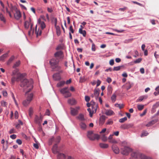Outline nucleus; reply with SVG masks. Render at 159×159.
I'll return each instance as SVG.
<instances>
[{"instance_id": "13", "label": "nucleus", "mask_w": 159, "mask_h": 159, "mask_svg": "<svg viewBox=\"0 0 159 159\" xmlns=\"http://www.w3.org/2000/svg\"><path fill=\"white\" fill-rule=\"evenodd\" d=\"M132 125L131 124H124L120 126V128L122 129H128L132 127Z\"/></svg>"}, {"instance_id": "57", "label": "nucleus", "mask_w": 159, "mask_h": 159, "mask_svg": "<svg viewBox=\"0 0 159 159\" xmlns=\"http://www.w3.org/2000/svg\"><path fill=\"white\" fill-rule=\"evenodd\" d=\"M113 121L111 119L109 120L106 123V124L107 125H112L113 123Z\"/></svg>"}, {"instance_id": "10", "label": "nucleus", "mask_w": 159, "mask_h": 159, "mask_svg": "<svg viewBox=\"0 0 159 159\" xmlns=\"http://www.w3.org/2000/svg\"><path fill=\"white\" fill-rule=\"evenodd\" d=\"M33 23L31 22V19L29 18L28 20L26 21L25 22V27L26 29H28L29 26H30V25Z\"/></svg>"}, {"instance_id": "47", "label": "nucleus", "mask_w": 159, "mask_h": 159, "mask_svg": "<svg viewBox=\"0 0 159 159\" xmlns=\"http://www.w3.org/2000/svg\"><path fill=\"white\" fill-rule=\"evenodd\" d=\"M144 106L143 105H138L137 106V108L139 110L141 111L144 108Z\"/></svg>"}, {"instance_id": "50", "label": "nucleus", "mask_w": 159, "mask_h": 159, "mask_svg": "<svg viewBox=\"0 0 159 159\" xmlns=\"http://www.w3.org/2000/svg\"><path fill=\"white\" fill-rule=\"evenodd\" d=\"M1 103L2 106L3 107H6L7 105V103L3 101H1Z\"/></svg>"}, {"instance_id": "9", "label": "nucleus", "mask_w": 159, "mask_h": 159, "mask_svg": "<svg viewBox=\"0 0 159 159\" xmlns=\"http://www.w3.org/2000/svg\"><path fill=\"white\" fill-rule=\"evenodd\" d=\"M30 92L27 90L25 93V94L26 95V99L31 102L33 99L34 94L32 93H29Z\"/></svg>"}, {"instance_id": "37", "label": "nucleus", "mask_w": 159, "mask_h": 159, "mask_svg": "<svg viewBox=\"0 0 159 159\" xmlns=\"http://www.w3.org/2000/svg\"><path fill=\"white\" fill-rule=\"evenodd\" d=\"M65 83V82L64 81H61L57 84V87H60L64 85Z\"/></svg>"}, {"instance_id": "27", "label": "nucleus", "mask_w": 159, "mask_h": 159, "mask_svg": "<svg viewBox=\"0 0 159 159\" xmlns=\"http://www.w3.org/2000/svg\"><path fill=\"white\" fill-rule=\"evenodd\" d=\"M93 114L95 113L97 111V109L98 107V105H94L93 106H91Z\"/></svg>"}, {"instance_id": "62", "label": "nucleus", "mask_w": 159, "mask_h": 159, "mask_svg": "<svg viewBox=\"0 0 159 159\" xmlns=\"http://www.w3.org/2000/svg\"><path fill=\"white\" fill-rule=\"evenodd\" d=\"M69 30L70 32L73 33L74 32V30L73 29V27L72 25H70V27Z\"/></svg>"}, {"instance_id": "14", "label": "nucleus", "mask_w": 159, "mask_h": 159, "mask_svg": "<svg viewBox=\"0 0 159 159\" xmlns=\"http://www.w3.org/2000/svg\"><path fill=\"white\" fill-rule=\"evenodd\" d=\"M77 118L81 122L83 121L86 120L84 115L82 113H80L77 117Z\"/></svg>"}, {"instance_id": "44", "label": "nucleus", "mask_w": 159, "mask_h": 159, "mask_svg": "<svg viewBox=\"0 0 159 159\" xmlns=\"http://www.w3.org/2000/svg\"><path fill=\"white\" fill-rule=\"evenodd\" d=\"M122 67V66H118L114 67L113 68V70L114 71L119 70Z\"/></svg>"}, {"instance_id": "46", "label": "nucleus", "mask_w": 159, "mask_h": 159, "mask_svg": "<svg viewBox=\"0 0 159 159\" xmlns=\"http://www.w3.org/2000/svg\"><path fill=\"white\" fill-rule=\"evenodd\" d=\"M87 110L89 112V116L90 117H92L93 116V113L92 111V109H91L90 108H88L87 109Z\"/></svg>"}, {"instance_id": "7", "label": "nucleus", "mask_w": 159, "mask_h": 159, "mask_svg": "<svg viewBox=\"0 0 159 159\" xmlns=\"http://www.w3.org/2000/svg\"><path fill=\"white\" fill-rule=\"evenodd\" d=\"M25 75L24 74H20V75H18L16 78L14 77H12L11 80L12 83L13 84L15 81L18 82L20 80L21 81Z\"/></svg>"}, {"instance_id": "59", "label": "nucleus", "mask_w": 159, "mask_h": 159, "mask_svg": "<svg viewBox=\"0 0 159 159\" xmlns=\"http://www.w3.org/2000/svg\"><path fill=\"white\" fill-rule=\"evenodd\" d=\"M15 117L16 119H18V113L17 111H16L15 112Z\"/></svg>"}, {"instance_id": "53", "label": "nucleus", "mask_w": 159, "mask_h": 159, "mask_svg": "<svg viewBox=\"0 0 159 159\" xmlns=\"http://www.w3.org/2000/svg\"><path fill=\"white\" fill-rule=\"evenodd\" d=\"M142 58H138V59L136 60H135L134 62L135 63H140L142 61Z\"/></svg>"}, {"instance_id": "6", "label": "nucleus", "mask_w": 159, "mask_h": 159, "mask_svg": "<svg viewBox=\"0 0 159 159\" xmlns=\"http://www.w3.org/2000/svg\"><path fill=\"white\" fill-rule=\"evenodd\" d=\"M88 137L91 140H94L96 139H98L100 138L99 136L97 134H94L92 131H88L87 134Z\"/></svg>"}, {"instance_id": "42", "label": "nucleus", "mask_w": 159, "mask_h": 159, "mask_svg": "<svg viewBox=\"0 0 159 159\" xmlns=\"http://www.w3.org/2000/svg\"><path fill=\"white\" fill-rule=\"evenodd\" d=\"M10 10L12 12H13L14 11H16V10H18V9L16 7L13 6L11 5L10 8Z\"/></svg>"}, {"instance_id": "64", "label": "nucleus", "mask_w": 159, "mask_h": 159, "mask_svg": "<svg viewBox=\"0 0 159 159\" xmlns=\"http://www.w3.org/2000/svg\"><path fill=\"white\" fill-rule=\"evenodd\" d=\"M109 64L110 65L112 66L114 64V60L113 59H111L109 61Z\"/></svg>"}, {"instance_id": "40", "label": "nucleus", "mask_w": 159, "mask_h": 159, "mask_svg": "<svg viewBox=\"0 0 159 159\" xmlns=\"http://www.w3.org/2000/svg\"><path fill=\"white\" fill-rule=\"evenodd\" d=\"M0 19L1 20L4 22H6V19L3 15L2 13L0 14Z\"/></svg>"}, {"instance_id": "54", "label": "nucleus", "mask_w": 159, "mask_h": 159, "mask_svg": "<svg viewBox=\"0 0 159 159\" xmlns=\"http://www.w3.org/2000/svg\"><path fill=\"white\" fill-rule=\"evenodd\" d=\"M148 134V133L146 132H143L142 133L141 135V137L146 136Z\"/></svg>"}, {"instance_id": "58", "label": "nucleus", "mask_w": 159, "mask_h": 159, "mask_svg": "<svg viewBox=\"0 0 159 159\" xmlns=\"http://www.w3.org/2000/svg\"><path fill=\"white\" fill-rule=\"evenodd\" d=\"M92 50L93 51H95L96 50L95 45L94 43H93L92 45Z\"/></svg>"}, {"instance_id": "63", "label": "nucleus", "mask_w": 159, "mask_h": 159, "mask_svg": "<svg viewBox=\"0 0 159 159\" xmlns=\"http://www.w3.org/2000/svg\"><path fill=\"white\" fill-rule=\"evenodd\" d=\"M10 137L12 139H15L16 137V135L15 134H12L10 136Z\"/></svg>"}, {"instance_id": "31", "label": "nucleus", "mask_w": 159, "mask_h": 159, "mask_svg": "<svg viewBox=\"0 0 159 159\" xmlns=\"http://www.w3.org/2000/svg\"><path fill=\"white\" fill-rule=\"evenodd\" d=\"M33 24H31L30 25V30L28 31V34L30 35L31 34H33L34 33V30L32 29Z\"/></svg>"}, {"instance_id": "56", "label": "nucleus", "mask_w": 159, "mask_h": 159, "mask_svg": "<svg viewBox=\"0 0 159 159\" xmlns=\"http://www.w3.org/2000/svg\"><path fill=\"white\" fill-rule=\"evenodd\" d=\"M109 142L111 143H117V141L115 139H111L109 141Z\"/></svg>"}, {"instance_id": "28", "label": "nucleus", "mask_w": 159, "mask_h": 159, "mask_svg": "<svg viewBox=\"0 0 159 159\" xmlns=\"http://www.w3.org/2000/svg\"><path fill=\"white\" fill-rule=\"evenodd\" d=\"M79 33L82 34L84 37H85L86 33V31L85 30H83L81 28L79 29Z\"/></svg>"}, {"instance_id": "51", "label": "nucleus", "mask_w": 159, "mask_h": 159, "mask_svg": "<svg viewBox=\"0 0 159 159\" xmlns=\"http://www.w3.org/2000/svg\"><path fill=\"white\" fill-rule=\"evenodd\" d=\"M9 133L10 134L15 133H16V131L14 128H13L10 130L9 132Z\"/></svg>"}, {"instance_id": "24", "label": "nucleus", "mask_w": 159, "mask_h": 159, "mask_svg": "<svg viewBox=\"0 0 159 159\" xmlns=\"http://www.w3.org/2000/svg\"><path fill=\"white\" fill-rule=\"evenodd\" d=\"M8 57V53H6L0 57V61H3L6 58Z\"/></svg>"}, {"instance_id": "49", "label": "nucleus", "mask_w": 159, "mask_h": 159, "mask_svg": "<svg viewBox=\"0 0 159 159\" xmlns=\"http://www.w3.org/2000/svg\"><path fill=\"white\" fill-rule=\"evenodd\" d=\"M127 120V118L126 117H125L123 118H121L120 119L119 122L120 123H123Z\"/></svg>"}, {"instance_id": "30", "label": "nucleus", "mask_w": 159, "mask_h": 159, "mask_svg": "<svg viewBox=\"0 0 159 159\" xmlns=\"http://www.w3.org/2000/svg\"><path fill=\"white\" fill-rule=\"evenodd\" d=\"M15 57L14 56H12L8 60L7 62V65H9L11 64L12 61L14 60Z\"/></svg>"}, {"instance_id": "4", "label": "nucleus", "mask_w": 159, "mask_h": 159, "mask_svg": "<svg viewBox=\"0 0 159 159\" xmlns=\"http://www.w3.org/2000/svg\"><path fill=\"white\" fill-rule=\"evenodd\" d=\"M131 156L132 157L134 158H139L141 159H148L149 157L138 151L133 152L131 154Z\"/></svg>"}, {"instance_id": "61", "label": "nucleus", "mask_w": 159, "mask_h": 159, "mask_svg": "<svg viewBox=\"0 0 159 159\" xmlns=\"http://www.w3.org/2000/svg\"><path fill=\"white\" fill-rule=\"evenodd\" d=\"M85 100L87 102H88L90 100V97L88 96H85Z\"/></svg>"}, {"instance_id": "1", "label": "nucleus", "mask_w": 159, "mask_h": 159, "mask_svg": "<svg viewBox=\"0 0 159 159\" xmlns=\"http://www.w3.org/2000/svg\"><path fill=\"white\" fill-rule=\"evenodd\" d=\"M32 83L31 80H29L26 79H23V78L20 81V86L23 89H27L28 91H30L33 88Z\"/></svg>"}, {"instance_id": "52", "label": "nucleus", "mask_w": 159, "mask_h": 159, "mask_svg": "<svg viewBox=\"0 0 159 159\" xmlns=\"http://www.w3.org/2000/svg\"><path fill=\"white\" fill-rule=\"evenodd\" d=\"M33 110L31 107H30L29 109V115L31 116L33 114Z\"/></svg>"}, {"instance_id": "41", "label": "nucleus", "mask_w": 159, "mask_h": 159, "mask_svg": "<svg viewBox=\"0 0 159 159\" xmlns=\"http://www.w3.org/2000/svg\"><path fill=\"white\" fill-rule=\"evenodd\" d=\"M159 106V102H156L153 106L152 110H154Z\"/></svg>"}, {"instance_id": "35", "label": "nucleus", "mask_w": 159, "mask_h": 159, "mask_svg": "<svg viewBox=\"0 0 159 159\" xmlns=\"http://www.w3.org/2000/svg\"><path fill=\"white\" fill-rule=\"evenodd\" d=\"M116 96L115 93L113 94L111 97V99L113 102H114L116 100Z\"/></svg>"}, {"instance_id": "22", "label": "nucleus", "mask_w": 159, "mask_h": 159, "mask_svg": "<svg viewBox=\"0 0 159 159\" xmlns=\"http://www.w3.org/2000/svg\"><path fill=\"white\" fill-rule=\"evenodd\" d=\"M68 103L71 105H74L76 104V101L74 99H68Z\"/></svg>"}, {"instance_id": "60", "label": "nucleus", "mask_w": 159, "mask_h": 159, "mask_svg": "<svg viewBox=\"0 0 159 159\" xmlns=\"http://www.w3.org/2000/svg\"><path fill=\"white\" fill-rule=\"evenodd\" d=\"M147 109L143 111V112L142 113H141V114H140V116H143L144 115L146 114V113L147 112Z\"/></svg>"}, {"instance_id": "38", "label": "nucleus", "mask_w": 159, "mask_h": 159, "mask_svg": "<svg viewBox=\"0 0 159 159\" xmlns=\"http://www.w3.org/2000/svg\"><path fill=\"white\" fill-rule=\"evenodd\" d=\"M19 70L18 69H15L12 72L13 74V75H17V76H18V75H20V74H21L20 73H19Z\"/></svg>"}, {"instance_id": "8", "label": "nucleus", "mask_w": 159, "mask_h": 159, "mask_svg": "<svg viewBox=\"0 0 159 159\" xmlns=\"http://www.w3.org/2000/svg\"><path fill=\"white\" fill-rule=\"evenodd\" d=\"M80 108L79 106L76 107L75 108H70L71 114L73 116L76 115L78 113Z\"/></svg>"}, {"instance_id": "23", "label": "nucleus", "mask_w": 159, "mask_h": 159, "mask_svg": "<svg viewBox=\"0 0 159 159\" xmlns=\"http://www.w3.org/2000/svg\"><path fill=\"white\" fill-rule=\"evenodd\" d=\"M106 115L108 116H111L114 114L113 111L111 110H107L105 112Z\"/></svg>"}, {"instance_id": "3", "label": "nucleus", "mask_w": 159, "mask_h": 159, "mask_svg": "<svg viewBox=\"0 0 159 159\" xmlns=\"http://www.w3.org/2000/svg\"><path fill=\"white\" fill-rule=\"evenodd\" d=\"M59 60L55 58L52 59L49 61V63L51 68L55 71H58L61 67L58 65Z\"/></svg>"}, {"instance_id": "48", "label": "nucleus", "mask_w": 159, "mask_h": 159, "mask_svg": "<svg viewBox=\"0 0 159 159\" xmlns=\"http://www.w3.org/2000/svg\"><path fill=\"white\" fill-rule=\"evenodd\" d=\"M99 90L95 89L94 90V94L95 96H98L99 94Z\"/></svg>"}, {"instance_id": "43", "label": "nucleus", "mask_w": 159, "mask_h": 159, "mask_svg": "<svg viewBox=\"0 0 159 159\" xmlns=\"http://www.w3.org/2000/svg\"><path fill=\"white\" fill-rule=\"evenodd\" d=\"M115 106L118 107L120 108V109H121L123 107H124V105L123 104H118V103H116L115 104Z\"/></svg>"}, {"instance_id": "33", "label": "nucleus", "mask_w": 159, "mask_h": 159, "mask_svg": "<svg viewBox=\"0 0 159 159\" xmlns=\"http://www.w3.org/2000/svg\"><path fill=\"white\" fill-rule=\"evenodd\" d=\"M99 146L100 147L102 148H107L108 147V144L103 143H100Z\"/></svg>"}, {"instance_id": "20", "label": "nucleus", "mask_w": 159, "mask_h": 159, "mask_svg": "<svg viewBox=\"0 0 159 159\" xmlns=\"http://www.w3.org/2000/svg\"><path fill=\"white\" fill-rule=\"evenodd\" d=\"M42 120V117L41 116L39 117L36 116L35 117V122L37 123H40Z\"/></svg>"}, {"instance_id": "5", "label": "nucleus", "mask_w": 159, "mask_h": 159, "mask_svg": "<svg viewBox=\"0 0 159 159\" xmlns=\"http://www.w3.org/2000/svg\"><path fill=\"white\" fill-rule=\"evenodd\" d=\"M60 92L66 98H68L71 96V94L69 91L68 87H65L60 90Z\"/></svg>"}, {"instance_id": "26", "label": "nucleus", "mask_w": 159, "mask_h": 159, "mask_svg": "<svg viewBox=\"0 0 159 159\" xmlns=\"http://www.w3.org/2000/svg\"><path fill=\"white\" fill-rule=\"evenodd\" d=\"M52 149L53 152L54 153H55L58 152L57 151V144L56 143L54 145Z\"/></svg>"}, {"instance_id": "32", "label": "nucleus", "mask_w": 159, "mask_h": 159, "mask_svg": "<svg viewBox=\"0 0 159 159\" xmlns=\"http://www.w3.org/2000/svg\"><path fill=\"white\" fill-rule=\"evenodd\" d=\"M37 25H36L35 26V29H36L35 33L36 34L37 36H39L41 35V33H42V31L41 30H39V29H38V31H37Z\"/></svg>"}, {"instance_id": "15", "label": "nucleus", "mask_w": 159, "mask_h": 159, "mask_svg": "<svg viewBox=\"0 0 159 159\" xmlns=\"http://www.w3.org/2000/svg\"><path fill=\"white\" fill-rule=\"evenodd\" d=\"M112 148L113 152L116 154H118L120 152V150L116 145H113L112 146Z\"/></svg>"}, {"instance_id": "55", "label": "nucleus", "mask_w": 159, "mask_h": 159, "mask_svg": "<svg viewBox=\"0 0 159 159\" xmlns=\"http://www.w3.org/2000/svg\"><path fill=\"white\" fill-rule=\"evenodd\" d=\"M54 141H55V139H54V137H52L51 138H50L49 139V144H51L52 142Z\"/></svg>"}, {"instance_id": "36", "label": "nucleus", "mask_w": 159, "mask_h": 159, "mask_svg": "<svg viewBox=\"0 0 159 159\" xmlns=\"http://www.w3.org/2000/svg\"><path fill=\"white\" fill-rule=\"evenodd\" d=\"M87 80V78H85V76H81L80 78V83H83Z\"/></svg>"}, {"instance_id": "21", "label": "nucleus", "mask_w": 159, "mask_h": 159, "mask_svg": "<svg viewBox=\"0 0 159 159\" xmlns=\"http://www.w3.org/2000/svg\"><path fill=\"white\" fill-rule=\"evenodd\" d=\"M30 102H31L26 99L23 101L22 104L24 106L27 107L29 105Z\"/></svg>"}, {"instance_id": "2", "label": "nucleus", "mask_w": 159, "mask_h": 159, "mask_svg": "<svg viewBox=\"0 0 159 159\" xmlns=\"http://www.w3.org/2000/svg\"><path fill=\"white\" fill-rule=\"evenodd\" d=\"M128 145V143L126 141H125L122 142L121 146L123 147L120 148V152L122 154L127 155L132 151V149L129 147L127 146V145Z\"/></svg>"}, {"instance_id": "45", "label": "nucleus", "mask_w": 159, "mask_h": 159, "mask_svg": "<svg viewBox=\"0 0 159 159\" xmlns=\"http://www.w3.org/2000/svg\"><path fill=\"white\" fill-rule=\"evenodd\" d=\"M61 140V137L59 136H57L56 139H55V142L57 144L59 143Z\"/></svg>"}, {"instance_id": "39", "label": "nucleus", "mask_w": 159, "mask_h": 159, "mask_svg": "<svg viewBox=\"0 0 159 159\" xmlns=\"http://www.w3.org/2000/svg\"><path fill=\"white\" fill-rule=\"evenodd\" d=\"M131 84L130 82H127L125 85V87L127 90H129L131 87Z\"/></svg>"}, {"instance_id": "16", "label": "nucleus", "mask_w": 159, "mask_h": 159, "mask_svg": "<svg viewBox=\"0 0 159 159\" xmlns=\"http://www.w3.org/2000/svg\"><path fill=\"white\" fill-rule=\"evenodd\" d=\"M57 153H58L57 156L58 159H65L66 155L65 154L62 153H60L58 152Z\"/></svg>"}, {"instance_id": "25", "label": "nucleus", "mask_w": 159, "mask_h": 159, "mask_svg": "<svg viewBox=\"0 0 159 159\" xmlns=\"http://www.w3.org/2000/svg\"><path fill=\"white\" fill-rule=\"evenodd\" d=\"M53 78L55 80H59L60 79V77L59 75L57 74H55L53 75Z\"/></svg>"}, {"instance_id": "34", "label": "nucleus", "mask_w": 159, "mask_h": 159, "mask_svg": "<svg viewBox=\"0 0 159 159\" xmlns=\"http://www.w3.org/2000/svg\"><path fill=\"white\" fill-rule=\"evenodd\" d=\"M20 64V61H16L13 65V68H15L17 67H18Z\"/></svg>"}, {"instance_id": "18", "label": "nucleus", "mask_w": 159, "mask_h": 159, "mask_svg": "<svg viewBox=\"0 0 159 159\" xmlns=\"http://www.w3.org/2000/svg\"><path fill=\"white\" fill-rule=\"evenodd\" d=\"M79 125L81 129L83 130H85L86 129L87 126L83 121L79 123Z\"/></svg>"}, {"instance_id": "29", "label": "nucleus", "mask_w": 159, "mask_h": 159, "mask_svg": "<svg viewBox=\"0 0 159 159\" xmlns=\"http://www.w3.org/2000/svg\"><path fill=\"white\" fill-rule=\"evenodd\" d=\"M147 98V96H143L140 97L137 100V102H141L143 99H146Z\"/></svg>"}, {"instance_id": "11", "label": "nucleus", "mask_w": 159, "mask_h": 159, "mask_svg": "<svg viewBox=\"0 0 159 159\" xmlns=\"http://www.w3.org/2000/svg\"><path fill=\"white\" fill-rule=\"evenodd\" d=\"M54 56L56 57H58L59 59L63 58V53L61 51L57 52L54 54Z\"/></svg>"}, {"instance_id": "17", "label": "nucleus", "mask_w": 159, "mask_h": 159, "mask_svg": "<svg viewBox=\"0 0 159 159\" xmlns=\"http://www.w3.org/2000/svg\"><path fill=\"white\" fill-rule=\"evenodd\" d=\"M158 121L157 119H156L152 120V121L149 122L148 124L146 125V126L147 127H149L152 126L154 124L156 123Z\"/></svg>"}, {"instance_id": "12", "label": "nucleus", "mask_w": 159, "mask_h": 159, "mask_svg": "<svg viewBox=\"0 0 159 159\" xmlns=\"http://www.w3.org/2000/svg\"><path fill=\"white\" fill-rule=\"evenodd\" d=\"M14 14V17L16 19L19 20L21 16L20 12L19 10H16Z\"/></svg>"}, {"instance_id": "19", "label": "nucleus", "mask_w": 159, "mask_h": 159, "mask_svg": "<svg viewBox=\"0 0 159 159\" xmlns=\"http://www.w3.org/2000/svg\"><path fill=\"white\" fill-rule=\"evenodd\" d=\"M38 22L39 24L40 25V26L41 28L42 29H43L45 28L46 25L44 22L43 21H42L40 20L39 19L38 20Z\"/></svg>"}]
</instances>
